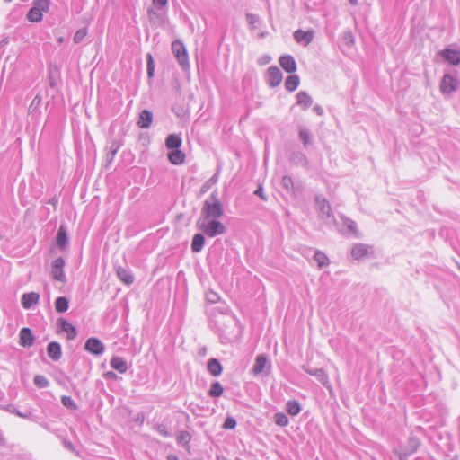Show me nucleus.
Instances as JSON below:
<instances>
[{"label":"nucleus","mask_w":460,"mask_h":460,"mask_svg":"<svg viewBox=\"0 0 460 460\" xmlns=\"http://www.w3.org/2000/svg\"><path fill=\"white\" fill-rule=\"evenodd\" d=\"M223 215L224 208L218 198V192L214 190L209 199L204 201L199 219H217Z\"/></svg>","instance_id":"1"},{"label":"nucleus","mask_w":460,"mask_h":460,"mask_svg":"<svg viewBox=\"0 0 460 460\" xmlns=\"http://www.w3.org/2000/svg\"><path fill=\"white\" fill-rule=\"evenodd\" d=\"M197 226L208 237L223 234L226 231L225 225L217 219H199Z\"/></svg>","instance_id":"2"},{"label":"nucleus","mask_w":460,"mask_h":460,"mask_svg":"<svg viewBox=\"0 0 460 460\" xmlns=\"http://www.w3.org/2000/svg\"><path fill=\"white\" fill-rule=\"evenodd\" d=\"M50 0H34L31 8L27 13V20L31 22H39L42 20L43 13L48 12Z\"/></svg>","instance_id":"3"},{"label":"nucleus","mask_w":460,"mask_h":460,"mask_svg":"<svg viewBox=\"0 0 460 460\" xmlns=\"http://www.w3.org/2000/svg\"><path fill=\"white\" fill-rule=\"evenodd\" d=\"M172 50L181 67L183 70H188L190 68L189 57L183 42L180 40L172 41Z\"/></svg>","instance_id":"4"},{"label":"nucleus","mask_w":460,"mask_h":460,"mask_svg":"<svg viewBox=\"0 0 460 460\" xmlns=\"http://www.w3.org/2000/svg\"><path fill=\"white\" fill-rule=\"evenodd\" d=\"M420 446V441L416 437H410L407 445L401 449H394V453L397 455L400 460H407V457L414 454Z\"/></svg>","instance_id":"5"},{"label":"nucleus","mask_w":460,"mask_h":460,"mask_svg":"<svg viewBox=\"0 0 460 460\" xmlns=\"http://www.w3.org/2000/svg\"><path fill=\"white\" fill-rule=\"evenodd\" d=\"M351 256L354 260L358 261L365 258L375 257V248L370 244L356 243L351 249Z\"/></svg>","instance_id":"6"},{"label":"nucleus","mask_w":460,"mask_h":460,"mask_svg":"<svg viewBox=\"0 0 460 460\" xmlns=\"http://www.w3.org/2000/svg\"><path fill=\"white\" fill-rule=\"evenodd\" d=\"M66 265V261L62 257H58L55 259L51 262V276L54 280L66 283V277L64 271V268Z\"/></svg>","instance_id":"7"},{"label":"nucleus","mask_w":460,"mask_h":460,"mask_svg":"<svg viewBox=\"0 0 460 460\" xmlns=\"http://www.w3.org/2000/svg\"><path fill=\"white\" fill-rule=\"evenodd\" d=\"M459 85L460 82L457 78L450 74H446L442 77L439 88L443 94H451L458 89Z\"/></svg>","instance_id":"8"},{"label":"nucleus","mask_w":460,"mask_h":460,"mask_svg":"<svg viewBox=\"0 0 460 460\" xmlns=\"http://www.w3.org/2000/svg\"><path fill=\"white\" fill-rule=\"evenodd\" d=\"M160 10H155L153 7L147 9V16L149 22L153 27H164L168 22V17L166 11L159 12Z\"/></svg>","instance_id":"9"},{"label":"nucleus","mask_w":460,"mask_h":460,"mask_svg":"<svg viewBox=\"0 0 460 460\" xmlns=\"http://www.w3.org/2000/svg\"><path fill=\"white\" fill-rule=\"evenodd\" d=\"M84 349L93 356H101L105 350L104 344L95 337L87 339Z\"/></svg>","instance_id":"10"},{"label":"nucleus","mask_w":460,"mask_h":460,"mask_svg":"<svg viewBox=\"0 0 460 460\" xmlns=\"http://www.w3.org/2000/svg\"><path fill=\"white\" fill-rule=\"evenodd\" d=\"M283 74L278 66H272L267 69V84L270 87L275 88L280 84Z\"/></svg>","instance_id":"11"},{"label":"nucleus","mask_w":460,"mask_h":460,"mask_svg":"<svg viewBox=\"0 0 460 460\" xmlns=\"http://www.w3.org/2000/svg\"><path fill=\"white\" fill-rule=\"evenodd\" d=\"M56 244L59 250L65 251L69 245V237L65 224H61L56 235Z\"/></svg>","instance_id":"12"},{"label":"nucleus","mask_w":460,"mask_h":460,"mask_svg":"<svg viewBox=\"0 0 460 460\" xmlns=\"http://www.w3.org/2000/svg\"><path fill=\"white\" fill-rule=\"evenodd\" d=\"M282 188L291 196L297 197L302 192V187L295 185L293 179L289 175H284L281 179Z\"/></svg>","instance_id":"13"},{"label":"nucleus","mask_w":460,"mask_h":460,"mask_svg":"<svg viewBox=\"0 0 460 460\" xmlns=\"http://www.w3.org/2000/svg\"><path fill=\"white\" fill-rule=\"evenodd\" d=\"M439 55L449 64L453 66L460 65V50L451 48H445L439 52Z\"/></svg>","instance_id":"14"},{"label":"nucleus","mask_w":460,"mask_h":460,"mask_svg":"<svg viewBox=\"0 0 460 460\" xmlns=\"http://www.w3.org/2000/svg\"><path fill=\"white\" fill-rule=\"evenodd\" d=\"M303 368L308 375L315 376L323 386H325L329 390L332 389L329 377L323 368L311 369L305 367H303Z\"/></svg>","instance_id":"15"},{"label":"nucleus","mask_w":460,"mask_h":460,"mask_svg":"<svg viewBox=\"0 0 460 460\" xmlns=\"http://www.w3.org/2000/svg\"><path fill=\"white\" fill-rule=\"evenodd\" d=\"M279 63L280 66L288 74H294L297 69L296 62L294 57L291 55L280 56Z\"/></svg>","instance_id":"16"},{"label":"nucleus","mask_w":460,"mask_h":460,"mask_svg":"<svg viewBox=\"0 0 460 460\" xmlns=\"http://www.w3.org/2000/svg\"><path fill=\"white\" fill-rule=\"evenodd\" d=\"M116 275L124 284L129 286L133 284L135 278L129 269L124 268L122 266H116L115 268Z\"/></svg>","instance_id":"17"},{"label":"nucleus","mask_w":460,"mask_h":460,"mask_svg":"<svg viewBox=\"0 0 460 460\" xmlns=\"http://www.w3.org/2000/svg\"><path fill=\"white\" fill-rule=\"evenodd\" d=\"M122 146L121 142L116 139L111 140L105 155V168H108L113 162L116 154Z\"/></svg>","instance_id":"18"},{"label":"nucleus","mask_w":460,"mask_h":460,"mask_svg":"<svg viewBox=\"0 0 460 460\" xmlns=\"http://www.w3.org/2000/svg\"><path fill=\"white\" fill-rule=\"evenodd\" d=\"M20 345L24 348H29L33 345L35 336L31 330L28 327H23L20 331Z\"/></svg>","instance_id":"19"},{"label":"nucleus","mask_w":460,"mask_h":460,"mask_svg":"<svg viewBox=\"0 0 460 460\" xmlns=\"http://www.w3.org/2000/svg\"><path fill=\"white\" fill-rule=\"evenodd\" d=\"M315 202L323 217L330 218L332 217V208L329 201L321 196H315Z\"/></svg>","instance_id":"20"},{"label":"nucleus","mask_w":460,"mask_h":460,"mask_svg":"<svg viewBox=\"0 0 460 460\" xmlns=\"http://www.w3.org/2000/svg\"><path fill=\"white\" fill-rule=\"evenodd\" d=\"M153 119V112L147 109H145L140 112L137 125L140 128H148L152 125Z\"/></svg>","instance_id":"21"},{"label":"nucleus","mask_w":460,"mask_h":460,"mask_svg":"<svg viewBox=\"0 0 460 460\" xmlns=\"http://www.w3.org/2000/svg\"><path fill=\"white\" fill-rule=\"evenodd\" d=\"M47 354L52 360H59L62 356L61 345L58 341L49 342L47 346Z\"/></svg>","instance_id":"22"},{"label":"nucleus","mask_w":460,"mask_h":460,"mask_svg":"<svg viewBox=\"0 0 460 460\" xmlns=\"http://www.w3.org/2000/svg\"><path fill=\"white\" fill-rule=\"evenodd\" d=\"M58 325L61 329V331L66 332L67 333L68 340H73L76 337L77 332L75 327H74L65 318H59L58 321Z\"/></svg>","instance_id":"23"},{"label":"nucleus","mask_w":460,"mask_h":460,"mask_svg":"<svg viewBox=\"0 0 460 460\" xmlns=\"http://www.w3.org/2000/svg\"><path fill=\"white\" fill-rule=\"evenodd\" d=\"M314 32L313 30L309 31H303V30H297L294 32V38L297 42H305V45H308L311 43L314 40Z\"/></svg>","instance_id":"24"},{"label":"nucleus","mask_w":460,"mask_h":460,"mask_svg":"<svg viewBox=\"0 0 460 460\" xmlns=\"http://www.w3.org/2000/svg\"><path fill=\"white\" fill-rule=\"evenodd\" d=\"M40 295L36 292L25 293L22 296V305L25 309L31 308L39 302Z\"/></svg>","instance_id":"25"},{"label":"nucleus","mask_w":460,"mask_h":460,"mask_svg":"<svg viewBox=\"0 0 460 460\" xmlns=\"http://www.w3.org/2000/svg\"><path fill=\"white\" fill-rule=\"evenodd\" d=\"M342 220L345 230H341V233L343 234H352L356 237H359L360 234L358 233L356 222L349 217H342Z\"/></svg>","instance_id":"26"},{"label":"nucleus","mask_w":460,"mask_h":460,"mask_svg":"<svg viewBox=\"0 0 460 460\" xmlns=\"http://www.w3.org/2000/svg\"><path fill=\"white\" fill-rule=\"evenodd\" d=\"M182 140L178 134H170L165 139V146L169 150L179 149L181 146Z\"/></svg>","instance_id":"27"},{"label":"nucleus","mask_w":460,"mask_h":460,"mask_svg":"<svg viewBox=\"0 0 460 460\" xmlns=\"http://www.w3.org/2000/svg\"><path fill=\"white\" fill-rule=\"evenodd\" d=\"M168 160L171 164L179 165L184 163L185 161V154L179 149L171 150V152L167 155Z\"/></svg>","instance_id":"28"},{"label":"nucleus","mask_w":460,"mask_h":460,"mask_svg":"<svg viewBox=\"0 0 460 460\" xmlns=\"http://www.w3.org/2000/svg\"><path fill=\"white\" fill-rule=\"evenodd\" d=\"M110 364L113 369L117 370L119 373H125L128 370L127 361L120 357H118V356L112 357Z\"/></svg>","instance_id":"29"},{"label":"nucleus","mask_w":460,"mask_h":460,"mask_svg":"<svg viewBox=\"0 0 460 460\" xmlns=\"http://www.w3.org/2000/svg\"><path fill=\"white\" fill-rule=\"evenodd\" d=\"M204 234H203V232L194 234L191 242V251L193 252H199L202 251L206 241Z\"/></svg>","instance_id":"30"},{"label":"nucleus","mask_w":460,"mask_h":460,"mask_svg":"<svg viewBox=\"0 0 460 460\" xmlns=\"http://www.w3.org/2000/svg\"><path fill=\"white\" fill-rule=\"evenodd\" d=\"M296 103L304 110H306L312 105L313 99L306 92L301 91L296 94Z\"/></svg>","instance_id":"31"},{"label":"nucleus","mask_w":460,"mask_h":460,"mask_svg":"<svg viewBox=\"0 0 460 460\" xmlns=\"http://www.w3.org/2000/svg\"><path fill=\"white\" fill-rule=\"evenodd\" d=\"M208 370L213 376H218L223 371V367L218 359L210 358L208 362Z\"/></svg>","instance_id":"32"},{"label":"nucleus","mask_w":460,"mask_h":460,"mask_svg":"<svg viewBox=\"0 0 460 460\" xmlns=\"http://www.w3.org/2000/svg\"><path fill=\"white\" fill-rule=\"evenodd\" d=\"M300 84V78L297 75L290 74L285 81V88L288 92H294Z\"/></svg>","instance_id":"33"},{"label":"nucleus","mask_w":460,"mask_h":460,"mask_svg":"<svg viewBox=\"0 0 460 460\" xmlns=\"http://www.w3.org/2000/svg\"><path fill=\"white\" fill-rule=\"evenodd\" d=\"M289 161L296 165H307V158L300 151H293L289 155Z\"/></svg>","instance_id":"34"},{"label":"nucleus","mask_w":460,"mask_h":460,"mask_svg":"<svg viewBox=\"0 0 460 460\" xmlns=\"http://www.w3.org/2000/svg\"><path fill=\"white\" fill-rule=\"evenodd\" d=\"M266 364H267V357L265 355L257 356V358L255 359V363L252 367L253 374L254 375L261 374L264 370Z\"/></svg>","instance_id":"35"},{"label":"nucleus","mask_w":460,"mask_h":460,"mask_svg":"<svg viewBox=\"0 0 460 460\" xmlns=\"http://www.w3.org/2000/svg\"><path fill=\"white\" fill-rule=\"evenodd\" d=\"M218 177H219V170H217L212 177H210L207 181H205L202 184V186L200 187V190H199V196L208 192L210 190V188L217 182Z\"/></svg>","instance_id":"36"},{"label":"nucleus","mask_w":460,"mask_h":460,"mask_svg":"<svg viewBox=\"0 0 460 460\" xmlns=\"http://www.w3.org/2000/svg\"><path fill=\"white\" fill-rule=\"evenodd\" d=\"M68 306L69 300L66 296H58L55 301V309L59 314L66 312Z\"/></svg>","instance_id":"37"},{"label":"nucleus","mask_w":460,"mask_h":460,"mask_svg":"<svg viewBox=\"0 0 460 460\" xmlns=\"http://www.w3.org/2000/svg\"><path fill=\"white\" fill-rule=\"evenodd\" d=\"M224 388L218 381H215L211 384L210 390L208 392L211 397H219L223 394Z\"/></svg>","instance_id":"38"},{"label":"nucleus","mask_w":460,"mask_h":460,"mask_svg":"<svg viewBox=\"0 0 460 460\" xmlns=\"http://www.w3.org/2000/svg\"><path fill=\"white\" fill-rule=\"evenodd\" d=\"M299 138L305 146H307L312 144L311 133L309 129L301 127L299 128Z\"/></svg>","instance_id":"39"},{"label":"nucleus","mask_w":460,"mask_h":460,"mask_svg":"<svg viewBox=\"0 0 460 460\" xmlns=\"http://www.w3.org/2000/svg\"><path fill=\"white\" fill-rule=\"evenodd\" d=\"M314 259L316 261V262L320 268L327 266L330 263V261H329V258L327 257V255L321 251H317L315 252Z\"/></svg>","instance_id":"40"},{"label":"nucleus","mask_w":460,"mask_h":460,"mask_svg":"<svg viewBox=\"0 0 460 460\" xmlns=\"http://www.w3.org/2000/svg\"><path fill=\"white\" fill-rule=\"evenodd\" d=\"M301 411V406L297 401H288L287 402V411L292 415H297Z\"/></svg>","instance_id":"41"},{"label":"nucleus","mask_w":460,"mask_h":460,"mask_svg":"<svg viewBox=\"0 0 460 460\" xmlns=\"http://www.w3.org/2000/svg\"><path fill=\"white\" fill-rule=\"evenodd\" d=\"M146 70L148 78H153L155 75V61L151 53L146 54Z\"/></svg>","instance_id":"42"},{"label":"nucleus","mask_w":460,"mask_h":460,"mask_svg":"<svg viewBox=\"0 0 460 460\" xmlns=\"http://www.w3.org/2000/svg\"><path fill=\"white\" fill-rule=\"evenodd\" d=\"M275 423L280 427H285L288 424V418L285 413L278 412L274 415Z\"/></svg>","instance_id":"43"},{"label":"nucleus","mask_w":460,"mask_h":460,"mask_svg":"<svg viewBox=\"0 0 460 460\" xmlns=\"http://www.w3.org/2000/svg\"><path fill=\"white\" fill-rule=\"evenodd\" d=\"M34 385L39 388H46L49 386V383L48 379L41 375H37L33 379Z\"/></svg>","instance_id":"44"},{"label":"nucleus","mask_w":460,"mask_h":460,"mask_svg":"<svg viewBox=\"0 0 460 460\" xmlns=\"http://www.w3.org/2000/svg\"><path fill=\"white\" fill-rule=\"evenodd\" d=\"M61 402L67 409H70V410L77 409L76 403L74 402V400L70 396L63 395L61 397Z\"/></svg>","instance_id":"45"},{"label":"nucleus","mask_w":460,"mask_h":460,"mask_svg":"<svg viewBox=\"0 0 460 460\" xmlns=\"http://www.w3.org/2000/svg\"><path fill=\"white\" fill-rule=\"evenodd\" d=\"M246 21L252 29H256V24L260 22V17L257 14L246 13Z\"/></svg>","instance_id":"46"},{"label":"nucleus","mask_w":460,"mask_h":460,"mask_svg":"<svg viewBox=\"0 0 460 460\" xmlns=\"http://www.w3.org/2000/svg\"><path fill=\"white\" fill-rule=\"evenodd\" d=\"M191 436L188 431H181L177 436L178 443L188 444L190 441Z\"/></svg>","instance_id":"47"},{"label":"nucleus","mask_w":460,"mask_h":460,"mask_svg":"<svg viewBox=\"0 0 460 460\" xmlns=\"http://www.w3.org/2000/svg\"><path fill=\"white\" fill-rule=\"evenodd\" d=\"M86 34H87L86 28L78 30L74 35V42L76 44L80 43L84 40V38L86 36Z\"/></svg>","instance_id":"48"},{"label":"nucleus","mask_w":460,"mask_h":460,"mask_svg":"<svg viewBox=\"0 0 460 460\" xmlns=\"http://www.w3.org/2000/svg\"><path fill=\"white\" fill-rule=\"evenodd\" d=\"M236 420L233 417H227L223 424V428L226 429H232L236 427Z\"/></svg>","instance_id":"49"},{"label":"nucleus","mask_w":460,"mask_h":460,"mask_svg":"<svg viewBox=\"0 0 460 460\" xmlns=\"http://www.w3.org/2000/svg\"><path fill=\"white\" fill-rule=\"evenodd\" d=\"M40 103H41V96L40 94H37L29 106V111L33 112L34 110L40 105Z\"/></svg>","instance_id":"50"},{"label":"nucleus","mask_w":460,"mask_h":460,"mask_svg":"<svg viewBox=\"0 0 460 460\" xmlns=\"http://www.w3.org/2000/svg\"><path fill=\"white\" fill-rule=\"evenodd\" d=\"M206 297H207V300L211 304H215L219 300V296L217 295V293H216L214 291L208 292L206 294Z\"/></svg>","instance_id":"51"},{"label":"nucleus","mask_w":460,"mask_h":460,"mask_svg":"<svg viewBox=\"0 0 460 460\" xmlns=\"http://www.w3.org/2000/svg\"><path fill=\"white\" fill-rule=\"evenodd\" d=\"M167 4L168 0H153V4L157 10H163L164 7H166Z\"/></svg>","instance_id":"52"},{"label":"nucleus","mask_w":460,"mask_h":460,"mask_svg":"<svg viewBox=\"0 0 460 460\" xmlns=\"http://www.w3.org/2000/svg\"><path fill=\"white\" fill-rule=\"evenodd\" d=\"M254 194L259 196L261 199L263 200H267L268 198L266 197V195L264 194V190H263V187L261 184H259L258 185V188L256 189V190L254 191Z\"/></svg>","instance_id":"53"},{"label":"nucleus","mask_w":460,"mask_h":460,"mask_svg":"<svg viewBox=\"0 0 460 460\" xmlns=\"http://www.w3.org/2000/svg\"><path fill=\"white\" fill-rule=\"evenodd\" d=\"M343 38L347 44H352L354 42V36L350 31H345Z\"/></svg>","instance_id":"54"},{"label":"nucleus","mask_w":460,"mask_h":460,"mask_svg":"<svg viewBox=\"0 0 460 460\" xmlns=\"http://www.w3.org/2000/svg\"><path fill=\"white\" fill-rule=\"evenodd\" d=\"M63 445H64V447H65L66 448H67V449H68V450H70L71 452H75V453H76V455H78V452L75 450V448L74 445H73L70 441H68V440H66V439H64V440H63Z\"/></svg>","instance_id":"55"},{"label":"nucleus","mask_w":460,"mask_h":460,"mask_svg":"<svg viewBox=\"0 0 460 460\" xmlns=\"http://www.w3.org/2000/svg\"><path fill=\"white\" fill-rule=\"evenodd\" d=\"M49 84L51 88L57 87V79L51 73L49 75Z\"/></svg>","instance_id":"56"},{"label":"nucleus","mask_w":460,"mask_h":460,"mask_svg":"<svg viewBox=\"0 0 460 460\" xmlns=\"http://www.w3.org/2000/svg\"><path fill=\"white\" fill-rule=\"evenodd\" d=\"M271 60V58L270 56H263L259 60L258 63L261 66L266 65L270 63Z\"/></svg>","instance_id":"57"},{"label":"nucleus","mask_w":460,"mask_h":460,"mask_svg":"<svg viewBox=\"0 0 460 460\" xmlns=\"http://www.w3.org/2000/svg\"><path fill=\"white\" fill-rule=\"evenodd\" d=\"M105 376L109 379H116L117 378V375L113 371H108L107 373H105Z\"/></svg>","instance_id":"58"},{"label":"nucleus","mask_w":460,"mask_h":460,"mask_svg":"<svg viewBox=\"0 0 460 460\" xmlns=\"http://www.w3.org/2000/svg\"><path fill=\"white\" fill-rule=\"evenodd\" d=\"M314 111L318 114V115H323V108L320 106V105H315L314 107Z\"/></svg>","instance_id":"59"},{"label":"nucleus","mask_w":460,"mask_h":460,"mask_svg":"<svg viewBox=\"0 0 460 460\" xmlns=\"http://www.w3.org/2000/svg\"><path fill=\"white\" fill-rule=\"evenodd\" d=\"M5 411H9V412H13L14 413L15 412V408L12 405V404H8L4 407H3Z\"/></svg>","instance_id":"60"},{"label":"nucleus","mask_w":460,"mask_h":460,"mask_svg":"<svg viewBox=\"0 0 460 460\" xmlns=\"http://www.w3.org/2000/svg\"><path fill=\"white\" fill-rule=\"evenodd\" d=\"M14 413H15L16 415H18L19 417H21V418H25V419H27V418L29 417V415H30V413H29V414H24V413H22V412H20V411H17V410H15V412H14Z\"/></svg>","instance_id":"61"},{"label":"nucleus","mask_w":460,"mask_h":460,"mask_svg":"<svg viewBox=\"0 0 460 460\" xmlns=\"http://www.w3.org/2000/svg\"><path fill=\"white\" fill-rule=\"evenodd\" d=\"M8 44V39L4 38L0 41V49Z\"/></svg>","instance_id":"62"},{"label":"nucleus","mask_w":460,"mask_h":460,"mask_svg":"<svg viewBox=\"0 0 460 460\" xmlns=\"http://www.w3.org/2000/svg\"><path fill=\"white\" fill-rule=\"evenodd\" d=\"M158 430H159L161 433H163L164 436H167V432H166V430H165V427H164V426L160 425V426H158Z\"/></svg>","instance_id":"63"},{"label":"nucleus","mask_w":460,"mask_h":460,"mask_svg":"<svg viewBox=\"0 0 460 460\" xmlns=\"http://www.w3.org/2000/svg\"><path fill=\"white\" fill-rule=\"evenodd\" d=\"M167 460H180V459L176 455L171 454L167 456Z\"/></svg>","instance_id":"64"}]
</instances>
